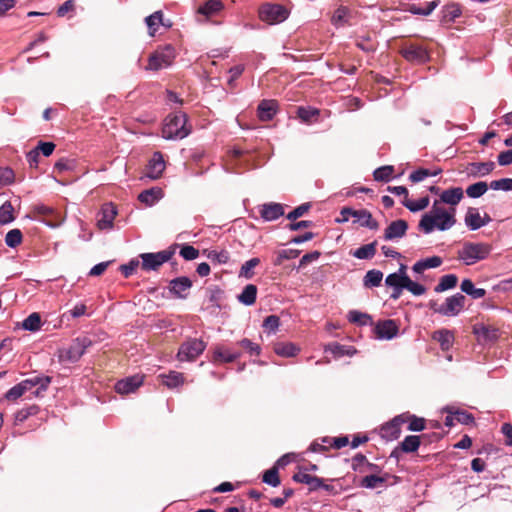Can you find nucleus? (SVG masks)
Returning <instances> with one entry per match:
<instances>
[{"instance_id":"nucleus-1","label":"nucleus","mask_w":512,"mask_h":512,"mask_svg":"<svg viewBox=\"0 0 512 512\" xmlns=\"http://www.w3.org/2000/svg\"><path fill=\"white\" fill-rule=\"evenodd\" d=\"M440 200H435L431 211L422 215L421 220L418 224V229L425 234H429L434 231V224L436 218H442L439 225V230L445 231L450 229L456 223L455 213L456 209L450 207L449 209L444 208Z\"/></svg>"},{"instance_id":"nucleus-2","label":"nucleus","mask_w":512,"mask_h":512,"mask_svg":"<svg viewBox=\"0 0 512 512\" xmlns=\"http://www.w3.org/2000/svg\"><path fill=\"white\" fill-rule=\"evenodd\" d=\"M187 115L183 112L169 114L164 121L162 136L165 139H183L187 137L191 128L187 127Z\"/></svg>"},{"instance_id":"nucleus-3","label":"nucleus","mask_w":512,"mask_h":512,"mask_svg":"<svg viewBox=\"0 0 512 512\" xmlns=\"http://www.w3.org/2000/svg\"><path fill=\"white\" fill-rule=\"evenodd\" d=\"M491 252V246L482 242H465L457 251V258L466 265H473L486 259Z\"/></svg>"},{"instance_id":"nucleus-4","label":"nucleus","mask_w":512,"mask_h":512,"mask_svg":"<svg viewBox=\"0 0 512 512\" xmlns=\"http://www.w3.org/2000/svg\"><path fill=\"white\" fill-rule=\"evenodd\" d=\"M92 345V340L88 337H78L69 345V347L59 348L57 357L61 363H76L84 355L86 350Z\"/></svg>"},{"instance_id":"nucleus-5","label":"nucleus","mask_w":512,"mask_h":512,"mask_svg":"<svg viewBox=\"0 0 512 512\" xmlns=\"http://www.w3.org/2000/svg\"><path fill=\"white\" fill-rule=\"evenodd\" d=\"M466 297L458 292L439 303L437 300H430L429 307L444 316L453 317L458 315L465 307Z\"/></svg>"},{"instance_id":"nucleus-6","label":"nucleus","mask_w":512,"mask_h":512,"mask_svg":"<svg viewBox=\"0 0 512 512\" xmlns=\"http://www.w3.org/2000/svg\"><path fill=\"white\" fill-rule=\"evenodd\" d=\"M175 56V48L172 45L166 44L164 46H160L149 55L148 64L145 69L149 71H158L166 68L172 64Z\"/></svg>"},{"instance_id":"nucleus-7","label":"nucleus","mask_w":512,"mask_h":512,"mask_svg":"<svg viewBox=\"0 0 512 512\" xmlns=\"http://www.w3.org/2000/svg\"><path fill=\"white\" fill-rule=\"evenodd\" d=\"M258 14L262 21L273 25L286 20L289 16V11L280 4L264 3L260 6Z\"/></svg>"},{"instance_id":"nucleus-8","label":"nucleus","mask_w":512,"mask_h":512,"mask_svg":"<svg viewBox=\"0 0 512 512\" xmlns=\"http://www.w3.org/2000/svg\"><path fill=\"white\" fill-rule=\"evenodd\" d=\"M174 253V248H169L157 253H142L140 254V258L142 259L141 267L145 271L158 270L161 265L172 258Z\"/></svg>"},{"instance_id":"nucleus-9","label":"nucleus","mask_w":512,"mask_h":512,"mask_svg":"<svg viewBox=\"0 0 512 512\" xmlns=\"http://www.w3.org/2000/svg\"><path fill=\"white\" fill-rule=\"evenodd\" d=\"M206 348V344L197 338H190L179 348L177 359L179 361H194Z\"/></svg>"},{"instance_id":"nucleus-10","label":"nucleus","mask_w":512,"mask_h":512,"mask_svg":"<svg viewBox=\"0 0 512 512\" xmlns=\"http://www.w3.org/2000/svg\"><path fill=\"white\" fill-rule=\"evenodd\" d=\"M402 57L411 63L422 64L429 60V53L425 47L419 44H407L400 50Z\"/></svg>"},{"instance_id":"nucleus-11","label":"nucleus","mask_w":512,"mask_h":512,"mask_svg":"<svg viewBox=\"0 0 512 512\" xmlns=\"http://www.w3.org/2000/svg\"><path fill=\"white\" fill-rule=\"evenodd\" d=\"M117 216L116 206L109 202L102 205L101 210L97 213L96 224L100 230H110L113 228V222Z\"/></svg>"},{"instance_id":"nucleus-12","label":"nucleus","mask_w":512,"mask_h":512,"mask_svg":"<svg viewBox=\"0 0 512 512\" xmlns=\"http://www.w3.org/2000/svg\"><path fill=\"white\" fill-rule=\"evenodd\" d=\"M396 322H375L373 332L379 340H390L398 334Z\"/></svg>"},{"instance_id":"nucleus-13","label":"nucleus","mask_w":512,"mask_h":512,"mask_svg":"<svg viewBox=\"0 0 512 512\" xmlns=\"http://www.w3.org/2000/svg\"><path fill=\"white\" fill-rule=\"evenodd\" d=\"M51 383V377L49 376H35L29 379H25L20 384L24 388L25 392L31 390L33 387L38 386L35 390L34 395L40 396L43 391H46L49 384Z\"/></svg>"},{"instance_id":"nucleus-14","label":"nucleus","mask_w":512,"mask_h":512,"mask_svg":"<svg viewBox=\"0 0 512 512\" xmlns=\"http://www.w3.org/2000/svg\"><path fill=\"white\" fill-rule=\"evenodd\" d=\"M51 383V377L49 376H35L29 379H25L20 384L24 388L25 392L31 390L33 387L38 386L35 390L34 395L40 396L43 391H46L49 384Z\"/></svg>"},{"instance_id":"nucleus-15","label":"nucleus","mask_w":512,"mask_h":512,"mask_svg":"<svg viewBox=\"0 0 512 512\" xmlns=\"http://www.w3.org/2000/svg\"><path fill=\"white\" fill-rule=\"evenodd\" d=\"M278 111V102L274 99H264L257 107V115L261 121H270Z\"/></svg>"},{"instance_id":"nucleus-16","label":"nucleus","mask_w":512,"mask_h":512,"mask_svg":"<svg viewBox=\"0 0 512 512\" xmlns=\"http://www.w3.org/2000/svg\"><path fill=\"white\" fill-rule=\"evenodd\" d=\"M408 229V223L399 219L392 221L384 231L385 240H394L403 237Z\"/></svg>"},{"instance_id":"nucleus-17","label":"nucleus","mask_w":512,"mask_h":512,"mask_svg":"<svg viewBox=\"0 0 512 512\" xmlns=\"http://www.w3.org/2000/svg\"><path fill=\"white\" fill-rule=\"evenodd\" d=\"M164 169L165 162L162 154L160 152H155L147 166L146 176L151 179H158L162 176Z\"/></svg>"},{"instance_id":"nucleus-18","label":"nucleus","mask_w":512,"mask_h":512,"mask_svg":"<svg viewBox=\"0 0 512 512\" xmlns=\"http://www.w3.org/2000/svg\"><path fill=\"white\" fill-rule=\"evenodd\" d=\"M192 287V281L188 277H178L170 281V291L179 298H185Z\"/></svg>"},{"instance_id":"nucleus-19","label":"nucleus","mask_w":512,"mask_h":512,"mask_svg":"<svg viewBox=\"0 0 512 512\" xmlns=\"http://www.w3.org/2000/svg\"><path fill=\"white\" fill-rule=\"evenodd\" d=\"M473 332L479 341H492L498 337V329L485 324V322H476Z\"/></svg>"},{"instance_id":"nucleus-20","label":"nucleus","mask_w":512,"mask_h":512,"mask_svg":"<svg viewBox=\"0 0 512 512\" xmlns=\"http://www.w3.org/2000/svg\"><path fill=\"white\" fill-rule=\"evenodd\" d=\"M142 385V377L135 375L119 380L115 384V390L119 394H129Z\"/></svg>"},{"instance_id":"nucleus-21","label":"nucleus","mask_w":512,"mask_h":512,"mask_svg":"<svg viewBox=\"0 0 512 512\" xmlns=\"http://www.w3.org/2000/svg\"><path fill=\"white\" fill-rule=\"evenodd\" d=\"M464 197V191L461 187H453L446 189L440 194V201L454 207L460 203Z\"/></svg>"},{"instance_id":"nucleus-22","label":"nucleus","mask_w":512,"mask_h":512,"mask_svg":"<svg viewBox=\"0 0 512 512\" xmlns=\"http://www.w3.org/2000/svg\"><path fill=\"white\" fill-rule=\"evenodd\" d=\"M353 11L346 6H339L331 17V23L336 27H343L350 24Z\"/></svg>"},{"instance_id":"nucleus-23","label":"nucleus","mask_w":512,"mask_h":512,"mask_svg":"<svg viewBox=\"0 0 512 512\" xmlns=\"http://www.w3.org/2000/svg\"><path fill=\"white\" fill-rule=\"evenodd\" d=\"M284 214V207L279 203H268L262 205L260 215L265 221H273Z\"/></svg>"},{"instance_id":"nucleus-24","label":"nucleus","mask_w":512,"mask_h":512,"mask_svg":"<svg viewBox=\"0 0 512 512\" xmlns=\"http://www.w3.org/2000/svg\"><path fill=\"white\" fill-rule=\"evenodd\" d=\"M223 8L224 5L221 0H208L198 8L197 12L209 19L217 15Z\"/></svg>"},{"instance_id":"nucleus-25","label":"nucleus","mask_w":512,"mask_h":512,"mask_svg":"<svg viewBox=\"0 0 512 512\" xmlns=\"http://www.w3.org/2000/svg\"><path fill=\"white\" fill-rule=\"evenodd\" d=\"M464 221L465 224L473 231L486 225V221H482V217L480 216L478 209L474 207L468 208Z\"/></svg>"},{"instance_id":"nucleus-26","label":"nucleus","mask_w":512,"mask_h":512,"mask_svg":"<svg viewBox=\"0 0 512 512\" xmlns=\"http://www.w3.org/2000/svg\"><path fill=\"white\" fill-rule=\"evenodd\" d=\"M353 217L356 218L363 227H367L372 230H377L379 228L378 222L373 219L372 214L366 209H360L353 212Z\"/></svg>"},{"instance_id":"nucleus-27","label":"nucleus","mask_w":512,"mask_h":512,"mask_svg":"<svg viewBox=\"0 0 512 512\" xmlns=\"http://www.w3.org/2000/svg\"><path fill=\"white\" fill-rule=\"evenodd\" d=\"M462 13L461 7L457 3H448L441 10V22L450 23L458 18Z\"/></svg>"},{"instance_id":"nucleus-28","label":"nucleus","mask_w":512,"mask_h":512,"mask_svg":"<svg viewBox=\"0 0 512 512\" xmlns=\"http://www.w3.org/2000/svg\"><path fill=\"white\" fill-rule=\"evenodd\" d=\"M145 23L148 27V33L150 36H154L160 25H165L163 20V12L161 10L154 12L153 14L145 18Z\"/></svg>"},{"instance_id":"nucleus-29","label":"nucleus","mask_w":512,"mask_h":512,"mask_svg":"<svg viewBox=\"0 0 512 512\" xmlns=\"http://www.w3.org/2000/svg\"><path fill=\"white\" fill-rule=\"evenodd\" d=\"M425 437V434L421 436L409 435L406 436L399 445L404 453H413L418 450L421 444V439Z\"/></svg>"},{"instance_id":"nucleus-30","label":"nucleus","mask_w":512,"mask_h":512,"mask_svg":"<svg viewBox=\"0 0 512 512\" xmlns=\"http://www.w3.org/2000/svg\"><path fill=\"white\" fill-rule=\"evenodd\" d=\"M461 292L471 296L473 299H480L486 295V290L476 288L470 279H464L460 285Z\"/></svg>"},{"instance_id":"nucleus-31","label":"nucleus","mask_w":512,"mask_h":512,"mask_svg":"<svg viewBox=\"0 0 512 512\" xmlns=\"http://www.w3.org/2000/svg\"><path fill=\"white\" fill-rule=\"evenodd\" d=\"M443 411L452 414L455 416V420H457L461 424L469 425L474 423V416L471 413H468L467 411L455 409L452 406H446L443 408Z\"/></svg>"},{"instance_id":"nucleus-32","label":"nucleus","mask_w":512,"mask_h":512,"mask_svg":"<svg viewBox=\"0 0 512 512\" xmlns=\"http://www.w3.org/2000/svg\"><path fill=\"white\" fill-rule=\"evenodd\" d=\"M439 0L427 2L425 7H420L417 4H407L406 11L416 15H430L433 10L439 5Z\"/></svg>"},{"instance_id":"nucleus-33","label":"nucleus","mask_w":512,"mask_h":512,"mask_svg":"<svg viewBox=\"0 0 512 512\" xmlns=\"http://www.w3.org/2000/svg\"><path fill=\"white\" fill-rule=\"evenodd\" d=\"M388 476V474H385L384 476H378L376 474L367 475L361 479L360 486L363 488L375 489L385 484Z\"/></svg>"},{"instance_id":"nucleus-34","label":"nucleus","mask_w":512,"mask_h":512,"mask_svg":"<svg viewBox=\"0 0 512 512\" xmlns=\"http://www.w3.org/2000/svg\"><path fill=\"white\" fill-rule=\"evenodd\" d=\"M163 195V192L160 188H151L144 190L138 196V200L142 203H145L148 206L153 205L157 200H159Z\"/></svg>"},{"instance_id":"nucleus-35","label":"nucleus","mask_w":512,"mask_h":512,"mask_svg":"<svg viewBox=\"0 0 512 512\" xmlns=\"http://www.w3.org/2000/svg\"><path fill=\"white\" fill-rule=\"evenodd\" d=\"M442 264V258L439 256H433L424 260L418 261L413 265V271L416 273H422L424 270L429 268H437Z\"/></svg>"},{"instance_id":"nucleus-36","label":"nucleus","mask_w":512,"mask_h":512,"mask_svg":"<svg viewBox=\"0 0 512 512\" xmlns=\"http://www.w3.org/2000/svg\"><path fill=\"white\" fill-rule=\"evenodd\" d=\"M257 291L256 285L248 284L244 287L241 294L238 295V300L245 305H252L256 301Z\"/></svg>"},{"instance_id":"nucleus-37","label":"nucleus","mask_w":512,"mask_h":512,"mask_svg":"<svg viewBox=\"0 0 512 512\" xmlns=\"http://www.w3.org/2000/svg\"><path fill=\"white\" fill-rule=\"evenodd\" d=\"M457 282L458 277L455 274H446L440 278L439 283L434 288V291L436 293H441L446 290L453 289L456 287Z\"/></svg>"},{"instance_id":"nucleus-38","label":"nucleus","mask_w":512,"mask_h":512,"mask_svg":"<svg viewBox=\"0 0 512 512\" xmlns=\"http://www.w3.org/2000/svg\"><path fill=\"white\" fill-rule=\"evenodd\" d=\"M376 245V241L363 245L353 251L352 255L358 259H371L376 254Z\"/></svg>"},{"instance_id":"nucleus-39","label":"nucleus","mask_w":512,"mask_h":512,"mask_svg":"<svg viewBox=\"0 0 512 512\" xmlns=\"http://www.w3.org/2000/svg\"><path fill=\"white\" fill-rule=\"evenodd\" d=\"M401 428L392 420L381 427V435L387 440H395L399 438Z\"/></svg>"},{"instance_id":"nucleus-40","label":"nucleus","mask_w":512,"mask_h":512,"mask_svg":"<svg viewBox=\"0 0 512 512\" xmlns=\"http://www.w3.org/2000/svg\"><path fill=\"white\" fill-rule=\"evenodd\" d=\"M14 220V207L10 201H6L0 206V225L8 224Z\"/></svg>"},{"instance_id":"nucleus-41","label":"nucleus","mask_w":512,"mask_h":512,"mask_svg":"<svg viewBox=\"0 0 512 512\" xmlns=\"http://www.w3.org/2000/svg\"><path fill=\"white\" fill-rule=\"evenodd\" d=\"M407 278L408 276L405 273H392L386 277L385 283L387 286L394 287L395 289L398 290V292H400L401 289H404V284Z\"/></svg>"},{"instance_id":"nucleus-42","label":"nucleus","mask_w":512,"mask_h":512,"mask_svg":"<svg viewBox=\"0 0 512 512\" xmlns=\"http://www.w3.org/2000/svg\"><path fill=\"white\" fill-rule=\"evenodd\" d=\"M277 355L282 357H293L299 352V348L293 343H277L274 347Z\"/></svg>"},{"instance_id":"nucleus-43","label":"nucleus","mask_w":512,"mask_h":512,"mask_svg":"<svg viewBox=\"0 0 512 512\" xmlns=\"http://www.w3.org/2000/svg\"><path fill=\"white\" fill-rule=\"evenodd\" d=\"M383 273L380 270H369L364 277V286L368 288L378 287L381 284Z\"/></svg>"},{"instance_id":"nucleus-44","label":"nucleus","mask_w":512,"mask_h":512,"mask_svg":"<svg viewBox=\"0 0 512 512\" xmlns=\"http://www.w3.org/2000/svg\"><path fill=\"white\" fill-rule=\"evenodd\" d=\"M260 259L255 257L246 261L240 268L239 276L245 279H252L255 275L253 269L260 264Z\"/></svg>"},{"instance_id":"nucleus-45","label":"nucleus","mask_w":512,"mask_h":512,"mask_svg":"<svg viewBox=\"0 0 512 512\" xmlns=\"http://www.w3.org/2000/svg\"><path fill=\"white\" fill-rule=\"evenodd\" d=\"M429 203L430 199L428 196L422 197L417 201H411L408 198H404V200L402 201V204L411 212L424 210L425 208L428 207Z\"/></svg>"},{"instance_id":"nucleus-46","label":"nucleus","mask_w":512,"mask_h":512,"mask_svg":"<svg viewBox=\"0 0 512 512\" xmlns=\"http://www.w3.org/2000/svg\"><path fill=\"white\" fill-rule=\"evenodd\" d=\"M433 339L440 343L443 350H448L453 343L452 333L446 330L434 332Z\"/></svg>"},{"instance_id":"nucleus-47","label":"nucleus","mask_w":512,"mask_h":512,"mask_svg":"<svg viewBox=\"0 0 512 512\" xmlns=\"http://www.w3.org/2000/svg\"><path fill=\"white\" fill-rule=\"evenodd\" d=\"M300 254L299 250L296 249H283L276 252V257L273 260L275 266H279L284 260L294 259Z\"/></svg>"},{"instance_id":"nucleus-48","label":"nucleus","mask_w":512,"mask_h":512,"mask_svg":"<svg viewBox=\"0 0 512 512\" xmlns=\"http://www.w3.org/2000/svg\"><path fill=\"white\" fill-rule=\"evenodd\" d=\"M393 173L394 167L386 165L377 168L373 173V177L376 181L388 182L392 178Z\"/></svg>"},{"instance_id":"nucleus-49","label":"nucleus","mask_w":512,"mask_h":512,"mask_svg":"<svg viewBox=\"0 0 512 512\" xmlns=\"http://www.w3.org/2000/svg\"><path fill=\"white\" fill-rule=\"evenodd\" d=\"M23 235L20 229H12L5 236V243L8 247L15 248L22 243Z\"/></svg>"},{"instance_id":"nucleus-50","label":"nucleus","mask_w":512,"mask_h":512,"mask_svg":"<svg viewBox=\"0 0 512 512\" xmlns=\"http://www.w3.org/2000/svg\"><path fill=\"white\" fill-rule=\"evenodd\" d=\"M488 190V184L486 182H477L467 187L466 194L470 198H478L486 193Z\"/></svg>"},{"instance_id":"nucleus-51","label":"nucleus","mask_w":512,"mask_h":512,"mask_svg":"<svg viewBox=\"0 0 512 512\" xmlns=\"http://www.w3.org/2000/svg\"><path fill=\"white\" fill-rule=\"evenodd\" d=\"M440 173H441V169L436 170V171H430L429 169L420 168V169L413 171L409 175V179L412 182L417 183V182L423 181L426 177L437 176Z\"/></svg>"},{"instance_id":"nucleus-52","label":"nucleus","mask_w":512,"mask_h":512,"mask_svg":"<svg viewBox=\"0 0 512 512\" xmlns=\"http://www.w3.org/2000/svg\"><path fill=\"white\" fill-rule=\"evenodd\" d=\"M183 381V374L179 372L172 371L168 375H163V384L169 388L178 387Z\"/></svg>"},{"instance_id":"nucleus-53","label":"nucleus","mask_w":512,"mask_h":512,"mask_svg":"<svg viewBox=\"0 0 512 512\" xmlns=\"http://www.w3.org/2000/svg\"><path fill=\"white\" fill-rule=\"evenodd\" d=\"M262 481L272 487H277L280 485V478L278 474L277 467H272L266 470L263 474Z\"/></svg>"},{"instance_id":"nucleus-54","label":"nucleus","mask_w":512,"mask_h":512,"mask_svg":"<svg viewBox=\"0 0 512 512\" xmlns=\"http://www.w3.org/2000/svg\"><path fill=\"white\" fill-rule=\"evenodd\" d=\"M318 115H319L318 109L310 108V107H303V106H300L297 108V116L303 122H311Z\"/></svg>"},{"instance_id":"nucleus-55","label":"nucleus","mask_w":512,"mask_h":512,"mask_svg":"<svg viewBox=\"0 0 512 512\" xmlns=\"http://www.w3.org/2000/svg\"><path fill=\"white\" fill-rule=\"evenodd\" d=\"M39 411V407L37 405H31L29 407L23 408L15 414V421L17 423L24 422L30 416L37 414Z\"/></svg>"},{"instance_id":"nucleus-56","label":"nucleus","mask_w":512,"mask_h":512,"mask_svg":"<svg viewBox=\"0 0 512 512\" xmlns=\"http://www.w3.org/2000/svg\"><path fill=\"white\" fill-rule=\"evenodd\" d=\"M15 174L9 167H0V188L14 183Z\"/></svg>"},{"instance_id":"nucleus-57","label":"nucleus","mask_w":512,"mask_h":512,"mask_svg":"<svg viewBox=\"0 0 512 512\" xmlns=\"http://www.w3.org/2000/svg\"><path fill=\"white\" fill-rule=\"evenodd\" d=\"M472 168L475 173H478L482 176L489 174L493 171L495 164L492 161L489 162H480V163H472Z\"/></svg>"},{"instance_id":"nucleus-58","label":"nucleus","mask_w":512,"mask_h":512,"mask_svg":"<svg viewBox=\"0 0 512 512\" xmlns=\"http://www.w3.org/2000/svg\"><path fill=\"white\" fill-rule=\"evenodd\" d=\"M489 187L493 190L510 191L512 190V178L494 180L490 183Z\"/></svg>"},{"instance_id":"nucleus-59","label":"nucleus","mask_w":512,"mask_h":512,"mask_svg":"<svg viewBox=\"0 0 512 512\" xmlns=\"http://www.w3.org/2000/svg\"><path fill=\"white\" fill-rule=\"evenodd\" d=\"M368 460L366 458V456L362 453H357L353 458H352V469L354 471H358L360 473H363L365 472V466L367 464Z\"/></svg>"},{"instance_id":"nucleus-60","label":"nucleus","mask_w":512,"mask_h":512,"mask_svg":"<svg viewBox=\"0 0 512 512\" xmlns=\"http://www.w3.org/2000/svg\"><path fill=\"white\" fill-rule=\"evenodd\" d=\"M45 323L46 322H16L14 330H28L31 332H36L39 331Z\"/></svg>"},{"instance_id":"nucleus-61","label":"nucleus","mask_w":512,"mask_h":512,"mask_svg":"<svg viewBox=\"0 0 512 512\" xmlns=\"http://www.w3.org/2000/svg\"><path fill=\"white\" fill-rule=\"evenodd\" d=\"M404 289L410 291L413 295L420 296L425 293L426 288L417 282L412 281L409 277L407 278Z\"/></svg>"},{"instance_id":"nucleus-62","label":"nucleus","mask_w":512,"mask_h":512,"mask_svg":"<svg viewBox=\"0 0 512 512\" xmlns=\"http://www.w3.org/2000/svg\"><path fill=\"white\" fill-rule=\"evenodd\" d=\"M311 208L310 203H303L300 206L293 209L290 213L287 215V219L291 221H295L296 219L302 217L304 214H306Z\"/></svg>"},{"instance_id":"nucleus-63","label":"nucleus","mask_w":512,"mask_h":512,"mask_svg":"<svg viewBox=\"0 0 512 512\" xmlns=\"http://www.w3.org/2000/svg\"><path fill=\"white\" fill-rule=\"evenodd\" d=\"M76 9V2L74 0H67L57 9V16L64 17L68 13H74Z\"/></svg>"},{"instance_id":"nucleus-64","label":"nucleus","mask_w":512,"mask_h":512,"mask_svg":"<svg viewBox=\"0 0 512 512\" xmlns=\"http://www.w3.org/2000/svg\"><path fill=\"white\" fill-rule=\"evenodd\" d=\"M24 393H25L24 388L22 387V385L20 383H18L17 385L13 386L11 389H9L6 392L5 398L9 401H15L18 398H20Z\"/></svg>"}]
</instances>
